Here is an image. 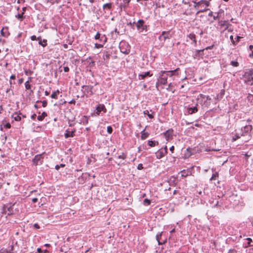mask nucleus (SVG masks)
Here are the masks:
<instances>
[{
    "label": "nucleus",
    "mask_w": 253,
    "mask_h": 253,
    "mask_svg": "<svg viewBox=\"0 0 253 253\" xmlns=\"http://www.w3.org/2000/svg\"><path fill=\"white\" fill-rule=\"evenodd\" d=\"M43 154L37 155L35 156L33 160V164L36 165H40L42 164L43 156Z\"/></svg>",
    "instance_id": "nucleus-9"
},
{
    "label": "nucleus",
    "mask_w": 253,
    "mask_h": 253,
    "mask_svg": "<svg viewBox=\"0 0 253 253\" xmlns=\"http://www.w3.org/2000/svg\"><path fill=\"white\" fill-rule=\"evenodd\" d=\"M37 37L35 35H33L31 37V40L32 41H36L37 40Z\"/></svg>",
    "instance_id": "nucleus-56"
},
{
    "label": "nucleus",
    "mask_w": 253,
    "mask_h": 253,
    "mask_svg": "<svg viewBox=\"0 0 253 253\" xmlns=\"http://www.w3.org/2000/svg\"><path fill=\"white\" fill-rule=\"evenodd\" d=\"M11 88L12 87H7L6 89V93H9L10 92V91H11V92H12V94L13 95L14 94V93H13V91L11 90Z\"/></svg>",
    "instance_id": "nucleus-50"
},
{
    "label": "nucleus",
    "mask_w": 253,
    "mask_h": 253,
    "mask_svg": "<svg viewBox=\"0 0 253 253\" xmlns=\"http://www.w3.org/2000/svg\"><path fill=\"white\" fill-rule=\"evenodd\" d=\"M9 84H10V87H12V84H15V82L14 81V82H12V81H9Z\"/></svg>",
    "instance_id": "nucleus-63"
},
{
    "label": "nucleus",
    "mask_w": 253,
    "mask_h": 253,
    "mask_svg": "<svg viewBox=\"0 0 253 253\" xmlns=\"http://www.w3.org/2000/svg\"><path fill=\"white\" fill-rule=\"evenodd\" d=\"M253 127L252 126L250 125H246L241 130V135L245 136L248 135L252 130Z\"/></svg>",
    "instance_id": "nucleus-10"
},
{
    "label": "nucleus",
    "mask_w": 253,
    "mask_h": 253,
    "mask_svg": "<svg viewBox=\"0 0 253 253\" xmlns=\"http://www.w3.org/2000/svg\"><path fill=\"white\" fill-rule=\"evenodd\" d=\"M0 34L2 36L6 37L5 34L4 32V28H3L0 31Z\"/></svg>",
    "instance_id": "nucleus-55"
},
{
    "label": "nucleus",
    "mask_w": 253,
    "mask_h": 253,
    "mask_svg": "<svg viewBox=\"0 0 253 253\" xmlns=\"http://www.w3.org/2000/svg\"><path fill=\"white\" fill-rule=\"evenodd\" d=\"M59 93V91L58 90H57L56 91H55L52 92L51 94L50 97L52 98L57 99V95Z\"/></svg>",
    "instance_id": "nucleus-31"
},
{
    "label": "nucleus",
    "mask_w": 253,
    "mask_h": 253,
    "mask_svg": "<svg viewBox=\"0 0 253 253\" xmlns=\"http://www.w3.org/2000/svg\"><path fill=\"white\" fill-rule=\"evenodd\" d=\"M197 100L202 106L208 107L211 104V99L209 96L200 94L197 97Z\"/></svg>",
    "instance_id": "nucleus-1"
},
{
    "label": "nucleus",
    "mask_w": 253,
    "mask_h": 253,
    "mask_svg": "<svg viewBox=\"0 0 253 253\" xmlns=\"http://www.w3.org/2000/svg\"><path fill=\"white\" fill-rule=\"evenodd\" d=\"M130 0H124V3H121L120 5L121 9H122V8H126L127 6L128 5Z\"/></svg>",
    "instance_id": "nucleus-23"
},
{
    "label": "nucleus",
    "mask_w": 253,
    "mask_h": 253,
    "mask_svg": "<svg viewBox=\"0 0 253 253\" xmlns=\"http://www.w3.org/2000/svg\"><path fill=\"white\" fill-rule=\"evenodd\" d=\"M101 112L105 113L107 112V109L104 104H98L94 111L93 113L92 114V116L93 115L99 116L101 114Z\"/></svg>",
    "instance_id": "nucleus-6"
},
{
    "label": "nucleus",
    "mask_w": 253,
    "mask_h": 253,
    "mask_svg": "<svg viewBox=\"0 0 253 253\" xmlns=\"http://www.w3.org/2000/svg\"><path fill=\"white\" fill-rule=\"evenodd\" d=\"M247 99L248 101L250 102L253 104V94H249L247 96Z\"/></svg>",
    "instance_id": "nucleus-34"
},
{
    "label": "nucleus",
    "mask_w": 253,
    "mask_h": 253,
    "mask_svg": "<svg viewBox=\"0 0 253 253\" xmlns=\"http://www.w3.org/2000/svg\"><path fill=\"white\" fill-rule=\"evenodd\" d=\"M37 117V115L36 114H34L33 115H32L31 117V119L32 120H35L36 119V118Z\"/></svg>",
    "instance_id": "nucleus-64"
},
{
    "label": "nucleus",
    "mask_w": 253,
    "mask_h": 253,
    "mask_svg": "<svg viewBox=\"0 0 253 253\" xmlns=\"http://www.w3.org/2000/svg\"><path fill=\"white\" fill-rule=\"evenodd\" d=\"M39 44L42 47H45L47 45V40L45 39H43L42 41L40 40L39 42Z\"/></svg>",
    "instance_id": "nucleus-29"
},
{
    "label": "nucleus",
    "mask_w": 253,
    "mask_h": 253,
    "mask_svg": "<svg viewBox=\"0 0 253 253\" xmlns=\"http://www.w3.org/2000/svg\"><path fill=\"white\" fill-rule=\"evenodd\" d=\"M47 116V114L46 112H43L41 115H39L38 117H37V119L39 121H42L45 117H46Z\"/></svg>",
    "instance_id": "nucleus-25"
},
{
    "label": "nucleus",
    "mask_w": 253,
    "mask_h": 253,
    "mask_svg": "<svg viewBox=\"0 0 253 253\" xmlns=\"http://www.w3.org/2000/svg\"><path fill=\"white\" fill-rule=\"evenodd\" d=\"M15 79H16V76L15 75H12L10 77V81L14 80H15Z\"/></svg>",
    "instance_id": "nucleus-57"
},
{
    "label": "nucleus",
    "mask_w": 253,
    "mask_h": 253,
    "mask_svg": "<svg viewBox=\"0 0 253 253\" xmlns=\"http://www.w3.org/2000/svg\"><path fill=\"white\" fill-rule=\"evenodd\" d=\"M145 22L142 19H139L136 24L137 30L140 33L144 30L147 31V26L144 24Z\"/></svg>",
    "instance_id": "nucleus-8"
},
{
    "label": "nucleus",
    "mask_w": 253,
    "mask_h": 253,
    "mask_svg": "<svg viewBox=\"0 0 253 253\" xmlns=\"http://www.w3.org/2000/svg\"><path fill=\"white\" fill-rule=\"evenodd\" d=\"M209 10L208 8H205V9H203V10H200L199 11H197V14L200 13V12H205L207 10Z\"/></svg>",
    "instance_id": "nucleus-54"
},
{
    "label": "nucleus",
    "mask_w": 253,
    "mask_h": 253,
    "mask_svg": "<svg viewBox=\"0 0 253 253\" xmlns=\"http://www.w3.org/2000/svg\"><path fill=\"white\" fill-rule=\"evenodd\" d=\"M214 45H212L209 46H207L204 49L205 50H208V49H211L213 48Z\"/></svg>",
    "instance_id": "nucleus-58"
},
{
    "label": "nucleus",
    "mask_w": 253,
    "mask_h": 253,
    "mask_svg": "<svg viewBox=\"0 0 253 253\" xmlns=\"http://www.w3.org/2000/svg\"><path fill=\"white\" fill-rule=\"evenodd\" d=\"M107 41V38L105 35H102L100 42H102L103 44H105Z\"/></svg>",
    "instance_id": "nucleus-30"
},
{
    "label": "nucleus",
    "mask_w": 253,
    "mask_h": 253,
    "mask_svg": "<svg viewBox=\"0 0 253 253\" xmlns=\"http://www.w3.org/2000/svg\"><path fill=\"white\" fill-rule=\"evenodd\" d=\"M119 159H121L123 160H125L126 158V154L122 153V154L118 156Z\"/></svg>",
    "instance_id": "nucleus-37"
},
{
    "label": "nucleus",
    "mask_w": 253,
    "mask_h": 253,
    "mask_svg": "<svg viewBox=\"0 0 253 253\" xmlns=\"http://www.w3.org/2000/svg\"><path fill=\"white\" fill-rule=\"evenodd\" d=\"M0 253H9L8 249H2L0 250Z\"/></svg>",
    "instance_id": "nucleus-48"
},
{
    "label": "nucleus",
    "mask_w": 253,
    "mask_h": 253,
    "mask_svg": "<svg viewBox=\"0 0 253 253\" xmlns=\"http://www.w3.org/2000/svg\"><path fill=\"white\" fill-rule=\"evenodd\" d=\"M166 154V151L163 150V148H161L156 152V156L157 159L163 158Z\"/></svg>",
    "instance_id": "nucleus-16"
},
{
    "label": "nucleus",
    "mask_w": 253,
    "mask_h": 253,
    "mask_svg": "<svg viewBox=\"0 0 253 253\" xmlns=\"http://www.w3.org/2000/svg\"><path fill=\"white\" fill-rule=\"evenodd\" d=\"M7 210L9 211V212L8 213V215H10V214H11L12 213V208L11 207L8 208Z\"/></svg>",
    "instance_id": "nucleus-53"
},
{
    "label": "nucleus",
    "mask_w": 253,
    "mask_h": 253,
    "mask_svg": "<svg viewBox=\"0 0 253 253\" xmlns=\"http://www.w3.org/2000/svg\"><path fill=\"white\" fill-rule=\"evenodd\" d=\"M230 64L234 67H238L239 65V63L236 61H232Z\"/></svg>",
    "instance_id": "nucleus-43"
},
{
    "label": "nucleus",
    "mask_w": 253,
    "mask_h": 253,
    "mask_svg": "<svg viewBox=\"0 0 253 253\" xmlns=\"http://www.w3.org/2000/svg\"><path fill=\"white\" fill-rule=\"evenodd\" d=\"M82 89H84V90L83 91V96L84 95L86 96V97H88L89 96H91L93 94V92L92 91L93 86L92 85H83L82 86ZM83 90V89H82Z\"/></svg>",
    "instance_id": "nucleus-5"
},
{
    "label": "nucleus",
    "mask_w": 253,
    "mask_h": 253,
    "mask_svg": "<svg viewBox=\"0 0 253 253\" xmlns=\"http://www.w3.org/2000/svg\"><path fill=\"white\" fill-rule=\"evenodd\" d=\"M21 115H22V114L20 112L19 113L16 112L12 115V117L14 118L16 121H20L21 120Z\"/></svg>",
    "instance_id": "nucleus-20"
},
{
    "label": "nucleus",
    "mask_w": 253,
    "mask_h": 253,
    "mask_svg": "<svg viewBox=\"0 0 253 253\" xmlns=\"http://www.w3.org/2000/svg\"><path fill=\"white\" fill-rule=\"evenodd\" d=\"M241 133H237L233 137V140L234 141H235L240 138L241 137Z\"/></svg>",
    "instance_id": "nucleus-41"
},
{
    "label": "nucleus",
    "mask_w": 253,
    "mask_h": 253,
    "mask_svg": "<svg viewBox=\"0 0 253 253\" xmlns=\"http://www.w3.org/2000/svg\"><path fill=\"white\" fill-rule=\"evenodd\" d=\"M137 169L138 170H141L143 169V165L142 164H138V165L137 166Z\"/></svg>",
    "instance_id": "nucleus-51"
},
{
    "label": "nucleus",
    "mask_w": 253,
    "mask_h": 253,
    "mask_svg": "<svg viewBox=\"0 0 253 253\" xmlns=\"http://www.w3.org/2000/svg\"><path fill=\"white\" fill-rule=\"evenodd\" d=\"M4 126L6 128H9L11 127V125L9 123H6Z\"/></svg>",
    "instance_id": "nucleus-62"
},
{
    "label": "nucleus",
    "mask_w": 253,
    "mask_h": 253,
    "mask_svg": "<svg viewBox=\"0 0 253 253\" xmlns=\"http://www.w3.org/2000/svg\"><path fill=\"white\" fill-rule=\"evenodd\" d=\"M141 139L142 140H145L146 139L149 135V133L147 132H145V129L142 130L141 132Z\"/></svg>",
    "instance_id": "nucleus-22"
},
{
    "label": "nucleus",
    "mask_w": 253,
    "mask_h": 253,
    "mask_svg": "<svg viewBox=\"0 0 253 253\" xmlns=\"http://www.w3.org/2000/svg\"><path fill=\"white\" fill-rule=\"evenodd\" d=\"M121 52L126 54H128L130 52V46L126 42H121L120 43Z\"/></svg>",
    "instance_id": "nucleus-7"
},
{
    "label": "nucleus",
    "mask_w": 253,
    "mask_h": 253,
    "mask_svg": "<svg viewBox=\"0 0 253 253\" xmlns=\"http://www.w3.org/2000/svg\"><path fill=\"white\" fill-rule=\"evenodd\" d=\"M204 51L205 49H201V50H196L194 54L193 57L195 59H199L200 58H203V56L204 55Z\"/></svg>",
    "instance_id": "nucleus-12"
},
{
    "label": "nucleus",
    "mask_w": 253,
    "mask_h": 253,
    "mask_svg": "<svg viewBox=\"0 0 253 253\" xmlns=\"http://www.w3.org/2000/svg\"><path fill=\"white\" fill-rule=\"evenodd\" d=\"M38 199L37 198H34L32 199V201L33 203H36L38 202Z\"/></svg>",
    "instance_id": "nucleus-60"
},
{
    "label": "nucleus",
    "mask_w": 253,
    "mask_h": 253,
    "mask_svg": "<svg viewBox=\"0 0 253 253\" xmlns=\"http://www.w3.org/2000/svg\"><path fill=\"white\" fill-rule=\"evenodd\" d=\"M193 2L195 3L194 7L196 9H198L200 7H202V4H205L207 6L210 5V2L205 0H201L197 2L195 1H193Z\"/></svg>",
    "instance_id": "nucleus-11"
},
{
    "label": "nucleus",
    "mask_w": 253,
    "mask_h": 253,
    "mask_svg": "<svg viewBox=\"0 0 253 253\" xmlns=\"http://www.w3.org/2000/svg\"><path fill=\"white\" fill-rule=\"evenodd\" d=\"M144 114V115H146L148 116V117L150 118V119H152L154 118V116L152 114H149V111L148 110H145L144 111V112H143Z\"/></svg>",
    "instance_id": "nucleus-35"
},
{
    "label": "nucleus",
    "mask_w": 253,
    "mask_h": 253,
    "mask_svg": "<svg viewBox=\"0 0 253 253\" xmlns=\"http://www.w3.org/2000/svg\"><path fill=\"white\" fill-rule=\"evenodd\" d=\"M37 103H38V102H42V106L43 107H46L47 105V101L46 100H43L42 101H39V100H38L36 102Z\"/></svg>",
    "instance_id": "nucleus-39"
},
{
    "label": "nucleus",
    "mask_w": 253,
    "mask_h": 253,
    "mask_svg": "<svg viewBox=\"0 0 253 253\" xmlns=\"http://www.w3.org/2000/svg\"><path fill=\"white\" fill-rule=\"evenodd\" d=\"M112 3L111 2L105 3L103 5V9L111 10L112 9Z\"/></svg>",
    "instance_id": "nucleus-27"
},
{
    "label": "nucleus",
    "mask_w": 253,
    "mask_h": 253,
    "mask_svg": "<svg viewBox=\"0 0 253 253\" xmlns=\"http://www.w3.org/2000/svg\"><path fill=\"white\" fill-rule=\"evenodd\" d=\"M173 131V129L170 128L164 132V135L167 140L172 138Z\"/></svg>",
    "instance_id": "nucleus-15"
},
{
    "label": "nucleus",
    "mask_w": 253,
    "mask_h": 253,
    "mask_svg": "<svg viewBox=\"0 0 253 253\" xmlns=\"http://www.w3.org/2000/svg\"><path fill=\"white\" fill-rule=\"evenodd\" d=\"M246 240L248 241V246L249 247H253V241L252 239L250 238H248L246 239Z\"/></svg>",
    "instance_id": "nucleus-33"
},
{
    "label": "nucleus",
    "mask_w": 253,
    "mask_h": 253,
    "mask_svg": "<svg viewBox=\"0 0 253 253\" xmlns=\"http://www.w3.org/2000/svg\"><path fill=\"white\" fill-rule=\"evenodd\" d=\"M76 128H73L71 130H70L69 128H68L65 131L64 136L66 138H68L69 137H73L74 136V133L76 132Z\"/></svg>",
    "instance_id": "nucleus-13"
},
{
    "label": "nucleus",
    "mask_w": 253,
    "mask_h": 253,
    "mask_svg": "<svg viewBox=\"0 0 253 253\" xmlns=\"http://www.w3.org/2000/svg\"><path fill=\"white\" fill-rule=\"evenodd\" d=\"M219 18V13H216V12H215L214 13V15H213V18L214 20H216L217 19H218Z\"/></svg>",
    "instance_id": "nucleus-47"
},
{
    "label": "nucleus",
    "mask_w": 253,
    "mask_h": 253,
    "mask_svg": "<svg viewBox=\"0 0 253 253\" xmlns=\"http://www.w3.org/2000/svg\"><path fill=\"white\" fill-rule=\"evenodd\" d=\"M151 204V201L148 199H145L143 201V204L145 206H148Z\"/></svg>",
    "instance_id": "nucleus-38"
},
{
    "label": "nucleus",
    "mask_w": 253,
    "mask_h": 253,
    "mask_svg": "<svg viewBox=\"0 0 253 253\" xmlns=\"http://www.w3.org/2000/svg\"><path fill=\"white\" fill-rule=\"evenodd\" d=\"M227 253H237V251L234 249H231Z\"/></svg>",
    "instance_id": "nucleus-49"
},
{
    "label": "nucleus",
    "mask_w": 253,
    "mask_h": 253,
    "mask_svg": "<svg viewBox=\"0 0 253 253\" xmlns=\"http://www.w3.org/2000/svg\"><path fill=\"white\" fill-rule=\"evenodd\" d=\"M230 39L232 43H233V44L236 45L235 42V41L233 39V36H230Z\"/></svg>",
    "instance_id": "nucleus-52"
},
{
    "label": "nucleus",
    "mask_w": 253,
    "mask_h": 253,
    "mask_svg": "<svg viewBox=\"0 0 253 253\" xmlns=\"http://www.w3.org/2000/svg\"><path fill=\"white\" fill-rule=\"evenodd\" d=\"M110 56V54L108 53V52H106V54L103 55V59L104 60L109 59Z\"/></svg>",
    "instance_id": "nucleus-44"
},
{
    "label": "nucleus",
    "mask_w": 253,
    "mask_h": 253,
    "mask_svg": "<svg viewBox=\"0 0 253 253\" xmlns=\"http://www.w3.org/2000/svg\"><path fill=\"white\" fill-rule=\"evenodd\" d=\"M25 86L26 89H30L31 88V85L29 84V81L26 82V83H25Z\"/></svg>",
    "instance_id": "nucleus-40"
},
{
    "label": "nucleus",
    "mask_w": 253,
    "mask_h": 253,
    "mask_svg": "<svg viewBox=\"0 0 253 253\" xmlns=\"http://www.w3.org/2000/svg\"><path fill=\"white\" fill-rule=\"evenodd\" d=\"M218 23L220 24V26L221 27L224 28V30H226L228 29L229 26H230L231 25L229 22L228 20H220L219 21Z\"/></svg>",
    "instance_id": "nucleus-14"
},
{
    "label": "nucleus",
    "mask_w": 253,
    "mask_h": 253,
    "mask_svg": "<svg viewBox=\"0 0 253 253\" xmlns=\"http://www.w3.org/2000/svg\"><path fill=\"white\" fill-rule=\"evenodd\" d=\"M218 177V172H215L212 174V176L211 177V178H210V180L211 181H212L213 180H216V178Z\"/></svg>",
    "instance_id": "nucleus-32"
},
{
    "label": "nucleus",
    "mask_w": 253,
    "mask_h": 253,
    "mask_svg": "<svg viewBox=\"0 0 253 253\" xmlns=\"http://www.w3.org/2000/svg\"><path fill=\"white\" fill-rule=\"evenodd\" d=\"M34 227L36 229H40V226H39V225L38 223H35L34 224Z\"/></svg>",
    "instance_id": "nucleus-59"
},
{
    "label": "nucleus",
    "mask_w": 253,
    "mask_h": 253,
    "mask_svg": "<svg viewBox=\"0 0 253 253\" xmlns=\"http://www.w3.org/2000/svg\"><path fill=\"white\" fill-rule=\"evenodd\" d=\"M162 233H163L162 232H161L160 233H158L156 236V239L157 241H158L159 245H163L166 242V241H165L163 242L160 241V239H161V237H162Z\"/></svg>",
    "instance_id": "nucleus-21"
},
{
    "label": "nucleus",
    "mask_w": 253,
    "mask_h": 253,
    "mask_svg": "<svg viewBox=\"0 0 253 253\" xmlns=\"http://www.w3.org/2000/svg\"><path fill=\"white\" fill-rule=\"evenodd\" d=\"M103 46V44H98L97 43H95V47L96 48H100Z\"/></svg>",
    "instance_id": "nucleus-46"
},
{
    "label": "nucleus",
    "mask_w": 253,
    "mask_h": 253,
    "mask_svg": "<svg viewBox=\"0 0 253 253\" xmlns=\"http://www.w3.org/2000/svg\"><path fill=\"white\" fill-rule=\"evenodd\" d=\"M24 12H23L21 14H18L16 15V17H17L18 19H20L21 21L23 20V19L24 18L23 17Z\"/></svg>",
    "instance_id": "nucleus-36"
},
{
    "label": "nucleus",
    "mask_w": 253,
    "mask_h": 253,
    "mask_svg": "<svg viewBox=\"0 0 253 253\" xmlns=\"http://www.w3.org/2000/svg\"><path fill=\"white\" fill-rule=\"evenodd\" d=\"M167 72L166 71H161L160 73V76L158 79V82L156 83V86L157 87L159 84L165 85L167 84L168 77Z\"/></svg>",
    "instance_id": "nucleus-3"
},
{
    "label": "nucleus",
    "mask_w": 253,
    "mask_h": 253,
    "mask_svg": "<svg viewBox=\"0 0 253 253\" xmlns=\"http://www.w3.org/2000/svg\"><path fill=\"white\" fill-rule=\"evenodd\" d=\"M153 74L150 73V71L146 72L144 73V74H139L138 75V79L139 80H144L145 78L147 77H151L152 76Z\"/></svg>",
    "instance_id": "nucleus-18"
},
{
    "label": "nucleus",
    "mask_w": 253,
    "mask_h": 253,
    "mask_svg": "<svg viewBox=\"0 0 253 253\" xmlns=\"http://www.w3.org/2000/svg\"><path fill=\"white\" fill-rule=\"evenodd\" d=\"M187 37L192 40L193 42L196 44L197 43V41L196 40V35L193 33H190L188 35H187Z\"/></svg>",
    "instance_id": "nucleus-24"
},
{
    "label": "nucleus",
    "mask_w": 253,
    "mask_h": 253,
    "mask_svg": "<svg viewBox=\"0 0 253 253\" xmlns=\"http://www.w3.org/2000/svg\"><path fill=\"white\" fill-rule=\"evenodd\" d=\"M178 69H179V68H177L176 69L174 70L166 71V72H168V73H167V74H166L167 75V77H168V76L172 77V76H173L174 75H175V72H176L177 71V70H178Z\"/></svg>",
    "instance_id": "nucleus-28"
},
{
    "label": "nucleus",
    "mask_w": 253,
    "mask_h": 253,
    "mask_svg": "<svg viewBox=\"0 0 253 253\" xmlns=\"http://www.w3.org/2000/svg\"><path fill=\"white\" fill-rule=\"evenodd\" d=\"M148 145L150 147H155V146L159 145V142L156 141L148 140Z\"/></svg>",
    "instance_id": "nucleus-26"
},
{
    "label": "nucleus",
    "mask_w": 253,
    "mask_h": 253,
    "mask_svg": "<svg viewBox=\"0 0 253 253\" xmlns=\"http://www.w3.org/2000/svg\"><path fill=\"white\" fill-rule=\"evenodd\" d=\"M107 131L108 133L111 134L113 132V128L111 126H108L107 127Z\"/></svg>",
    "instance_id": "nucleus-45"
},
{
    "label": "nucleus",
    "mask_w": 253,
    "mask_h": 253,
    "mask_svg": "<svg viewBox=\"0 0 253 253\" xmlns=\"http://www.w3.org/2000/svg\"><path fill=\"white\" fill-rule=\"evenodd\" d=\"M197 105H198L197 104L195 106L190 107L187 108V113L188 114H192L196 113V112H198V108L197 107Z\"/></svg>",
    "instance_id": "nucleus-17"
},
{
    "label": "nucleus",
    "mask_w": 253,
    "mask_h": 253,
    "mask_svg": "<svg viewBox=\"0 0 253 253\" xmlns=\"http://www.w3.org/2000/svg\"><path fill=\"white\" fill-rule=\"evenodd\" d=\"M174 31L171 30L167 31H163L161 35L159 36V39L161 41L165 42L166 40L171 39L174 35Z\"/></svg>",
    "instance_id": "nucleus-4"
},
{
    "label": "nucleus",
    "mask_w": 253,
    "mask_h": 253,
    "mask_svg": "<svg viewBox=\"0 0 253 253\" xmlns=\"http://www.w3.org/2000/svg\"><path fill=\"white\" fill-rule=\"evenodd\" d=\"M243 79L245 83L250 85L253 84V69L247 70L244 75H243Z\"/></svg>",
    "instance_id": "nucleus-2"
},
{
    "label": "nucleus",
    "mask_w": 253,
    "mask_h": 253,
    "mask_svg": "<svg viewBox=\"0 0 253 253\" xmlns=\"http://www.w3.org/2000/svg\"><path fill=\"white\" fill-rule=\"evenodd\" d=\"M14 244L17 245V242H16L15 243L14 242H12L11 245L9 247V249H8L9 253H14L17 252L15 249Z\"/></svg>",
    "instance_id": "nucleus-19"
},
{
    "label": "nucleus",
    "mask_w": 253,
    "mask_h": 253,
    "mask_svg": "<svg viewBox=\"0 0 253 253\" xmlns=\"http://www.w3.org/2000/svg\"><path fill=\"white\" fill-rule=\"evenodd\" d=\"M101 36H102V35H101L100 33L99 32H98L96 33V35L94 36V39L95 40H98L100 41V39H101Z\"/></svg>",
    "instance_id": "nucleus-42"
},
{
    "label": "nucleus",
    "mask_w": 253,
    "mask_h": 253,
    "mask_svg": "<svg viewBox=\"0 0 253 253\" xmlns=\"http://www.w3.org/2000/svg\"><path fill=\"white\" fill-rule=\"evenodd\" d=\"M64 71L65 72H68L69 71V68L68 67H64Z\"/></svg>",
    "instance_id": "nucleus-61"
}]
</instances>
